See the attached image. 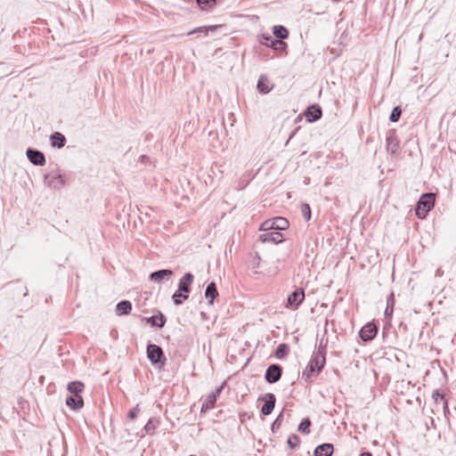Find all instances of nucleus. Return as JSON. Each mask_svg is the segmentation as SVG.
<instances>
[{"mask_svg":"<svg viewBox=\"0 0 456 456\" xmlns=\"http://www.w3.org/2000/svg\"><path fill=\"white\" fill-rule=\"evenodd\" d=\"M146 157L144 155L141 156L142 160H143Z\"/></svg>","mask_w":456,"mask_h":456,"instance_id":"44","label":"nucleus"},{"mask_svg":"<svg viewBox=\"0 0 456 456\" xmlns=\"http://www.w3.org/2000/svg\"><path fill=\"white\" fill-rule=\"evenodd\" d=\"M299 442V437L297 435H292L288 439V444L292 449L296 448L298 445Z\"/></svg>","mask_w":456,"mask_h":456,"instance_id":"36","label":"nucleus"},{"mask_svg":"<svg viewBox=\"0 0 456 456\" xmlns=\"http://www.w3.org/2000/svg\"><path fill=\"white\" fill-rule=\"evenodd\" d=\"M309 363L314 367L316 374H318L325 364V356L321 351L314 352Z\"/></svg>","mask_w":456,"mask_h":456,"instance_id":"10","label":"nucleus"},{"mask_svg":"<svg viewBox=\"0 0 456 456\" xmlns=\"http://www.w3.org/2000/svg\"><path fill=\"white\" fill-rule=\"evenodd\" d=\"M146 354L149 361L152 365L163 367L166 364L167 358L162 348L155 344L147 346Z\"/></svg>","mask_w":456,"mask_h":456,"instance_id":"3","label":"nucleus"},{"mask_svg":"<svg viewBox=\"0 0 456 456\" xmlns=\"http://www.w3.org/2000/svg\"><path fill=\"white\" fill-rule=\"evenodd\" d=\"M263 400L265 401V403L262 406L261 412L264 415H269L275 406V395L272 393H267L264 395Z\"/></svg>","mask_w":456,"mask_h":456,"instance_id":"11","label":"nucleus"},{"mask_svg":"<svg viewBox=\"0 0 456 456\" xmlns=\"http://www.w3.org/2000/svg\"><path fill=\"white\" fill-rule=\"evenodd\" d=\"M257 89L263 94H267L270 91V88L264 83L263 77L258 79Z\"/></svg>","mask_w":456,"mask_h":456,"instance_id":"37","label":"nucleus"},{"mask_svg":"<svg viewBox=\"0 0 456 456\" xmlns=\"http://www.w3.org/2000/svg\"><path fill=\"white\" fill-rule=\"evenodd\" d=\"M402 114V110L399 106H396L393 109L389 119L391 122H396L399 120Z\"/></svg>","mask_w":456,"mask_h":456,"instance_id":"33","label":"nucleus"},{"mask_svg":"<svg viewBox=\"0 0 456 456\" xmlns=\"http://www.w3.org/2000/svg\"><path fill=\"white\" fill-rule=\"evenodd\" d=\"M284 240L281 232L276 230L266 232L259 236V240L263 243L271 242L274 244L281 243Z\"/></svg>","mask_w":456,"mask_h":456,"instance_id":"7","label":"nucleus"},{"mask_svg":"<svg viewBox=\"0 0 456 456\" xmlns=\"http://www.w3.org/2000/svg\"><path fill=\"white\" fill-rule=\"evenodd\" d=\"M387 150L391 154H395L398 151V143L395 137H387Z\"/></svg>","mask_w":456,"mask_h":456,"instance_id":"25","label":"nucleus"},{"mask_svg":"<svg viewBox=\"0 0 456 456\" xmlns=\"http://www.w3.org/2000/svg\"><path fill=\"white\" fill-rule=\"evenodd\" d=\"M266 40H271L270 46L274 49H284L286 47V44L280 39H273L271 36L265 37Z\"/></svg>","mask_w":456,"mask_h":456,"instance_id":"27","label":"nucleus"},{"mask_svg":"<svg viewBox=\"0 0 456 456\" xmlns=\"http://www.w3.org/2000/svg\"><path fill=\"white\" fill-rule=\"evenodd\" d=\"M282 374V367L279 364H271L265 371V379L270 383L273 384L280 380Z\"/></svg>","mask_w":456,"mask_h":456,"instance_id":"5","label":"nucleus"},{"mask_svg":"<svg viewBox=\"0 0 456 456\" xmlns=\"http://www.w3.org/2000/svg\"><path fill=\"white\" fill-rule=\"evenodd\" d=\"M314 373H316L314 367L308 363L305 370L302 373V378L305 380H309L314 375Z\"/></svg>","mask_w":456,"mask_h":456,"instance_id":"31","label":"nucleus"},{"mask_svg":"<svg viewBox=\"0 0 456 456\" xmlns=\"http://www.w3.org/2000/svg\"><path fill=\"white\" fill-rule=\"evenodd\" d=\"M305 299V291L302 288L296 289L288 296L286 307L295 310Z\"/></svg>","mask_w":456,"mask_h":456,"instance_id":"4","label":"nucleus"},{"mask_svg":"<svg viewBox=\"0 0 456 456\" xmlns=\"http://www.w3.org/2000/svg\"><path fill=\"white\" fill-rule=\"evenodd\" d=\"M84 388V384L80 381H72L68 385V390L69 393L79 395V393L82 392Z\"/></svg>","mask_w":456,"mask_h":456,"instance_id":"24","label":"nucleus"},{"mask_svg":"<svg viewBox=\"0 0 456 456\" xmlns=\"http://www.w3.org/2000/svg\"><path fill=\"white\" fill-rule=\"evenodd\" d=\"M140 411V409H139V406L136 405L135 407H134L131 411H129L128 414H127V417L131 419H135L137 413Z\"/></svg>","mask_w":456,"mask_h":456,"instance_id":"40","label":"nucleus"},{"mask_svg":"<svg viewBox=\"0 0 456 456\" xmlns=\"http://www.w3.org/2000/svg\"><path fill=\"white\" fill-rule=\"evenodd\" d=\"M198 5L202 9L206 10L216 4V0H196Z\"/></svg>","mask_w":456,"mask_h":456,"instance_id":"35","label":"nucleus"},{"mask_svg":"<svg viewBox=\"0 0 456 456\" xmlns=\"http://www.w3.org/2000/svg\"><path fill=\"white\" fill-rule=\"evenodd\" d=\"M305 116L308 122H315L322 117V109L318 105H312L306 109Z\"/></svg>","mask_w":456,"mask_h":456,"instance_id":"12","label":"nucleus"},{"mask_svg":"<svg viewBox=\"0 0 456 456\" xmlns=\"http://www.w3.org/2000/svg\"><path fill=\"white\" fill-rule=\"evenodd\" d=\"M147 322L152 327L162 328L166 323V317L160 312L157 315H152L147 319Z\"/></svg>","mask_w":456,"mask_h":456,"instance_id":"18","label":"nucleus"},{"mask_svg":"<svg viewBox=\"0 0 456 456\" xmlns=\"http://www.w3.org/2000/svg\"><path fill=\"white\" fill-rule=\"evenodd\" d=\"M288 354V346L286 344H280L275 351V356L281 359Z\"/></svg>","mask_w":456,"mask_h":456,"instance_id":"30","label":"nucleus"},{"mask_svg":"<svg viewBox=\"0 0 456 456\" xmlns=\"http://www.w3.org/2000/svg\"><path fill=\"white\" fill-rule=\"evenodd\" d=\"M188 294L183 293V291H180L179 289L175 291L172 297L174 304L175 305H182L183 301H185L188 298Z\"/></svg>","mask_w":456,"mask_h":456,"instance_id":"26","label":"nucleus"},{"mask_svg":"<svg viewBox=\"0 0 456 456\" xmlns=\"http://www.w3.org/2000/svg\"><path fill=\"white\" fill-rule=\"evenodd\" d=\"M217 28H219V26L217 25H211V26H208V27H200L198 28L197 29L193 30L191 33H195V32H202V31H214L216 30Z\"/></svg>","mask_w":456,"mask_h":456,"instance_id":"39","label":"nucleus"},{"mask_svg":"<svg viewBox=\"0 0 456 456\" xmlns=\"http://www.w3.org/2000/svg\"><path fill=\"white\" fill-rule=\"evenodd\" d=\"M159 420L155 419H150L146 425L144 426V430L146 433L151 434L158 428Z\"/></svg>","mask_w":456,"mask_h":456,"instance_id":"28","label":"nucleus"},{"mask_svg":"<svg viewBox=\"0 0 456 456\" xmlns=\"http://www.w3.org/2000/svg\"><path fill=\"white\" fill-rule=\"evenodd\" d=\"M273 35L277 39L282 40L288 37L289 31L281 25H276L273 28Z\"/></svg>","mask_w":456,"mask_h":456,"instance_id":"22","label":"nucleus"},{"mask_svg":"<svg viewBox=\"0 0 456 456\" xmlns=\"http://www.w3.org/2000/svg\"><path fill=\"white\" fill-rule=\"evenodd\" d=\"M432 398L435 401L436 405L437 406L440 403H442L444 411H448V403L444 399V395L440 394L438 390H435L432 394Z\"/></svg>","mask_w":456,"mask_h":456,"instance_id":"23","label":"nucleus"},{"mask_svg":"<svg viewBox=\"0 0 456 456\" xmlns=\"http://www.w3.org/2000/svg\"><path fill=\"white\" fill-rule=\"evenodd\" d=\"M218 297V291L216 289V286L215 282H210L205 290V297L208 299L209 304H213V301L216 297Z\"/></svg>","mask_w":456,"mask_h":456,"instance_id":"19","label":"nucleus"},{"mask_svg":"<svg viewBox=\"0 0 456 456\" xmlns=\"http://www.w3.org/2000/svg\"><path fill=\"white\" fill-rule=\"evenodd\" d=\"M44 183L49 188L60 190L65 185V180L59 167H54L45 175Z\"/></svg>","mask_w":456,"mask_h":456,"instance_id":"2","label":"nucleus"},{"mask_svg":"<svg viewBox=\"0 0 456 456\" xmlns=\"http://www.w3.org/2000/svg\"><path fill=\"white\" fill-rule=\"evenodd\" d=\"M50 140H51V144L53 147H57L58 149L64 147V145L66 143L65 136L60 132H54L51 135Z\"/></svg>","mask_w":456,"mask_h":456,"instance_id":"17","label":"nucleus"},{"mask_svg":"<svg viewBox=\"0 0 456 456\" xmlns=\"http://www.w3.org/2000/svg\"><path fill=\"white\" fill-rule=\"evenodd\" d=\"M310 426H311V420L308 418L304 419L298 426V430L302 433L309 434L310 433Z\"/></svg>","mask_w":456,"mask_h":456,"instance_id":"29","label":"nucleus"},{"mask_svg":"<svg viewBox=\"0 0 456 456\" xmlns=\"http://www.w3.org/2000/svg\"><path fill=\"white\" fill-rule=\"evenodd\" d=\"M360 456H372V455L370 452H366L361 453Z\"/></svg>","mask_w":456,"mask_h":456,"instance_id":"43","label":"nucleus"},{"mask_svg":"<svg viewBox=\"0 0 456 456\" xmlns=\"http://www.w3.org/2000/svg\"><path fill=\"white\" fill-rule=\"evenodd\" d=\"M27 157L36 166H44L45 164V155L37 150L28 149Z\"/></svg>","mask_w":456,"mask_h":456,"instance_id":"9","label":"nucleus"},{"mask_svg":"<svg viewBox=\"0 0 456 456\" xmlns=\"http://www.w3.org/2000/svg\"><path fill=\"white\" fill-rule=\"evenodd\" d=\"M435 194L432 192L424 193L420 196L415 208L416 216L423 219L428 213L434 208Z\"/></svg>","mask_w":456,"mask_h":456,"instance_id":"1","label":"nucleus"},{"mask_svg":"<svg viewBox=\"0 0 456 456\" xmlns=\"http://www.w3.org/2000/svg\"><path fill=\"white\" fill-rule=\"evenodd\" d=\"M193 281V275L191 273H186L179 281L178 289L183 293L189 294L191 285Z\"/></svg>","mask_w":456,"mask_h":456,"instance_id":"13","label":"nucleus"},{"mask_svg":"<svg viewBox=\"0 0 456 456\" xmlns=\"http://www.w3.org/2000/svg\"><path fill=\"white\" fill-rule=\"evenodd\" d=\"M132 310V304L128 300L120 301L116 306L117 314H128Z\"/></svg>","mask_w":456,"mask_h":456,"instance_id":"20","label":"nucleus"},{"mask_svg":"<svg viewBox=\"0 0 456 456\" xmlns=\"http://www.w3.org/2000/svg\"><path fill=\"white\" fill-rule=\"evenodd\" d=\"M283 420L282 413H280L272 425V431L275 432L280 428Z\"/></svg>","mask_w":456,"mask_h":456,"instance_id":"38","label":"nucleus"},{"mask_svg":"<svg viewBox=\"0 0 456 456\" xmlns=\"http://www.w3.org/2000/svg\"><path fill=\"white\" fill-rule=\"evenodd\" d=\"M333 453V444H322L318 445L314 452V456H331Z\"/></svg>","mask_w":456,"mask_h":456,"instance_id":"15","label":"nucleus"},{"mask_svg":"<svg viewBox=\"0 0 456 456\" xmlns=\"http://www.w3.org/2000/svg\"><path fill=\"white\" fill-rule=\"evenodd\" d=\"M173 275V272L167 269H162L153 272L150 274V280L152 281H161L162 280H168Z\"/></svg>","mask_w":456,"mask_h":456,"instance_id":"14","label":"nucleus"},{"mask_svg":"<svg viewBox=\"0 0 456 456\" xmlns=\"http://www.w3.org/2000/svg\"><path fill=\"white\" fill-rule=\"evenodd\" d=\"M260 230L264 231L265 232H270V231H274L273 218L268 219V220L265 221L264 223H262V224L260 226Z\"/></svg>","mask_w":456,"mask_h":456,"instance_id":"32","label":"nucleus"},{"mask_svg":"<svg viewBox=\"0 0 456 456\" xmlns=\"http://www.w3.org/2000/svg\"><path fill=\"white\" fill-rule=\"evenodd\" d=\"M66 404L73 410H78L83 407L84 402L80 395H72L66 399Z\"/></svg>","mask_w":456,"mask_h":456,"instance_id":"16","label":"nucleus"},{"mask_svg":"<svg viewBox=\"0 0 456 456\" xmlns=\"http://www.w3.org/2000/svg\"><path fill=\"white\" fill-rule=\"evenodd\" d=\"M301 213L305 221L311 219V208L308 204L304 203L301 205Z\"/></svg>","mask_w":456,"mask_h":456,"instance_id":"34","label":"nucleus"},{"mask_svg":"<svg viewBox=\"0 0 456 456\" xmlns=\"http://www.w3.org/2000/svg\"><path fill=\"white\" fill-rule=\"evenodd\" d=\"M393 313V305H387V309L385 311L386 315H391Z\"/></svg>","mask_w":456,"mask_h":456,"instance_id":"41","label":"nucleus"},{"mask_svg":"<svg viewBox=\"0 0 456 456\" xmlns=\"http://www.w3.org/2000/svg\"><path fill=\"white\" fill-rule=\"evenodd\" d=\"M274 221V230L281 232L289 228V221L281 216H276L273 218Z\"/></svg>","mask_w":456,"mask_h":456,"instance_id":"21","label":"nucleus"},{"mask_svg":"<svg viewBox=\"0 0 456 456\" xmlns=\"http://www.w3.org/2000/svg\"><path fill=\"white\" fill-rule=\"evenodd\" d=\"M378 332L377 326L372 322H368L365 324L360 330L359 335L360 338L364 341L368 342L372 340Z\"/></svg>","mask_w":456,"mask_h":456,"instance_id":"6","label":"nucleus"},{"mask_svg":"<svg viewBox=\"0 0 456 456\" xmlns=\"http://www.w3.org/2000/svg\"><path fill=\"white\" fill-rule=\"evenodd\" d=\"M223 386L216 387L215 391L211 392L205 399L201 406V411H208L214 408L217 397L222 392Z\"/></svg>","mask_w":456,"mask_h":456,"instance_id":"8","label":"nucleus"},{"mask_svg":"<svg viewBox=\"0 0 456 456\" xmlns=\"http://www.w3.org/2000/svg\"><path fill=\"white\" fill-rule=\"evenodd\" d=\"M394 304V294L391 293L389 297L387 298V305H393Z\"/></svg>","mask_w":456,"mask_h":456,"instance_id":"42","label":"nucleus"}]
</instances>
